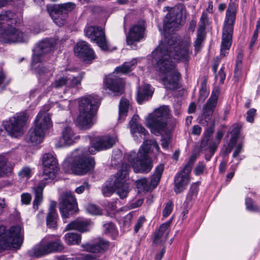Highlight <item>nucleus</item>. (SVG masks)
Listing matches in <instances>:
<instances>
[{
  "label": "nucleus",
  "mask_w": 260,
  "mask_h": 260,
  "mask_svg": "<svg viewBox=\"0 0 260 260\" xmlns=\"http://www.w3.org/2000/svg\"><path fill=\"white\" fill-rule=\"evenodd\" d=\"M102 29L103 28L100 26L90 25L85 27L84 32L85 36L89 38L91 41L98 32H100Z\"/></svg>",
  "instance_id": "nucleus-43"
},
{
  "label": "nucleus",
  "mask_w": 260,
  "mask_h": 260,
  "mask_svg": "<svg viewBox=\"0 0 260 260\" xmlns=\"http://www.w3.org/2000/svg\"><path fill=\"white\" fill-rule=\"evenodd\" d=\"M90 187V185L87 181H84L82 185L77 187L75 189L76 193L81 194L84 192L85 189L89 190Z\"/></svg>",
  "instance_id": "nucleus-53"
},
{
  "label": "nucleus",
  "mask_w": 260,
  "mask_h": 260,
  "mask_svg": "<svg viewBox=\"0 0 260 260\" xmlns=\"http://www.w3.org/2000/svg\"><path fill=\"white\" fill-rule=\"evenodd\" d=\"M209 140H210V139H207V138H203V139L201 142V145H200V147H201V149L202 151L206 150V149L208 146V142H209Z\"/></svg>",
  "instance_id": "nucleus-64"
},
{
  "label": "nucleus",
  "mask_w": 260,
  "mask_h": 260,
  "mask_svg": "<svg viewBox=\"0 0 260 260\" xmlns=\"http://www.w3.org/2000/svg\"><path fill=\"white\" fill-rule=\"evenodd\" d=\"M56 202L51 201L46 216V225L49 229H56L58 216L56 209Z\"/></svg>",
  "instance_id": "nucleus-25"
},
{
  "label": "nucleus",
  "mask_w": 260,
  "mask_h": 260,
  "mask_svg": "<svg viewBox=\"0 0 260 260\" xmlns=\"http://www.w3.org/2000/svg\"><path fill=\"white\" fill-rule=\"evenodd\" d=\"M258 30H257V29H255L249 44L250 49H252V48L258 38Z\"/></svg>",
  "instance_id": "nucleus-59"
},
{
  "label": "nucleus",
  "mask_w": 260,
  "mask_h": 260,
  "mask_svg": "<svg viewBox=\"0 0 260 260\" xmlns=\"http://www.w3.org/2000/svg\"><path fill=\"white\" fill-rule=\"evenodd\" d=\"M14 16V13L11 11H7L3 12L2 13H1L0 30L3 29L4 31V29H6L4 26V24L5 23V22H9L10 21L12 23L14 22H15V20L13 19Z\"/></svg>",
  "instance_id": "nucleus-36"
},
{
  "label": "nucleus",
  "mask_w": 260,
  "mask_h": 260,
  "mask_svg": "<svg viewBox=\"0 0 260 260\" xmlns=\"http://www.w3.org/2000/svg\"><path fill=\"white\" fill-rule=\"evenodd\" d=\"M152 146L155 147L157 151H159V147L155 139L145 140L140 147L138 153L141 152L142 154L148 155Z\"/></svg>",
  "instance_id": "nucleus-31"
},
{
  "label": "nucleus",
  "mask_w": 260,
  "mask_h": 260,
  "mask_svg": "<svg viewBox=\"0 0 260 260\" xmlns=\"http://www.w3.org/2000/svg\"><path fill=\"white\" fill-rule=\"evenodd\" d=\"M87 212L92 215H100L102 214V211L99 206L89 204L87 205L86 208Z\"/></svg>",
  "instance_id": "nucleus-47"
},
{
  "label": "nucleus",
  "mask_w": 260,
  "mask_h": 260,
  "mask_svg": "<svg viewBox=\"0 0 260 260\" xmlns=\"http://www.w3.org/2000/svg\"><path fill=\"white\" fill-rule=\"evenodd\" d=\"M185 11V6L183 4L177 5L164 18L163 28L158 26L164 38L152 52V55L155 70L161 74L169 73L174 68L173 58L184 63L189 61L188 47L181 45L178 35L174 32L182 25L183 13Z\"/></svg>",
  "instance_id": "nucleus-1"
},
{
  "label": "nucleus",
  "mask_w": 260,
  "mask_h": 260,
  "mask_svg": "<svg viewBox=\"0 0 260 260\" xmlns=\"http://www.w3.org/2000/svg\"><path fill=\"white\" fill-rule=\"evenodd\" d=\"M246 209L251 212L260 213V205L256 204L250 197H247L245 200Z\"/></svg>",
  "instance_id": "nucleus-42"
},
{
  "label": "nucleus",
  "mask_w": 260,
  "mask_h": 260,
  "mask_svg": "<svg viewBox=\"0 0 260 260\" xmlns=\"http://www.w3.org/2000/svg\"><path fill=\"white\" fill-rule=\"evenodd\" d=\"M170 111L169 106H160L155 110L153 115L146 120V125L152 133L158 136L166 130Z\"/></svg>",
  "instance_id": "nucleus-8"
},
{
  "label": "nucleus",
  "mask_w": 260,
  "mask_h": 260,
  "mask_svg": "<svg viewBox=\"0 0 260 260\" xmlns=\"http://www.w3.org/2000/svg\"><path fill=\"white\" fill-rule=\"evenodd\" d=\"M55 47L53 41L46 39L39 42L35 49L30 64V70L38 78L40 83L47 81L53 75L50 66H45L44 62L50 58L49 53L53 51Z\"/></svg>",
  "instance_id": "nucleus-2"
},
{
  "label": "nucleus",
  "mask_w": 260,
  "mask_h": 260,
  "mask_svg": "<svg viewBox=\"0 0 260 260\" xmlns=\"http://www.w3.org/2000/svg\"><path fill=\"white\" fill-rule=\"evenodd\" d=\"M196 159L194 155H191L189 160L184 167L177 172L174 179V190L176 194H179L186 189L189 183V175L191 171L192 166Z\"/></svg>",
  "instance_id": "nucleus-10"
},
{
  "label": "nucleus",
  "mask_w": 260,
  "mask_h": 260,
  "mask_svg": "<svg viewBox=\"0 0 260 260\" xmlns=\"http://www.w3.org/2000/svg\"><path fill=\"white\" fill-rule=\"evenodd\" d=\"M153 90L149 84H146L140 87L137 94V101L139 104L141 105L144 101H148L153 95Z\"/></svg>",
  "instance_id": "nucleus-27"
},
{
  "label": "nucleus",
  "mask_w": 260,
  "mask_h": 260,
  "mask_svg": "<svg viewBox=\"0 0 260 260\" xmlns=\"http://www.w3.org/2000/svg\"><path fill=\"white\" fill-rule=\"evenodd\" d=\"M130 168L129 165L123 163L121 166V168L114 176L116 179H119V181L126 182V178L128 176V170Z\"/></svg>",
  "instance_id": "nucleus-37"
},
{
  "label": "nucleus",
  "mask_w": 260,
  "mask_h": 260,
  "mask_svg": "<svg viewBox=\"0 0 260 260\" xmlns=\"http://www.w3.org/2000/svg\"><path fill=\"white\" fill-rule=\"evenodd\" d=\"M109 246V241L100 238L93 242L82 244L81 247L83 251L86 252L93 253H102L108 249Z\"/></svg>",
  "instance_id": "nucleus-21"
},
{
  "label": "nucleus",
  "mask_w": 260,
  "mask_h": 260,
  "mask_svg": "<svg viewBox=\"0 0 260 260\" xmlns=\"http://www.w3.org/2000/svg\"><path fill=\"white\" fill-rule=\"evenodd\" d=\"M59 209L63 222H67V218L79 211L75 195L71 192H63L59 200Z\"/></svg>",
  "instance_id": "nucleus-11"
},
{
  "label": "nucleus",
  "mask_w": 260,
  "mask_h": 260,
  "mask_svg": "<svg viewBox=\"0 0 260 260\" xmlns=\"http://www.w3.org/2000/svg\"><path fill=\"white\" fill-rule=\"evenodd\" d=\"M209 92L207 90L200 89L199 100L204 102L208 96Z\"/></svg>",
  "instance_id": "nucleus-61"
},
{
  "label": "nucleus",
  "mask_w": 260,
  "mask_h": 260,
  "mask_svg": "<svg viewBox=\"0 0 260 260\" xmlns=\"http://www.w3.org/2000/svg\"><path fill=\"white\" fill-rule=\"evenodd\" d=\"M164 165L159 164L155 169L154 172L152 175L150 180V185L155 187L159 182L162 173L164 171Z\"/></svg>",
  "instance_id": "nucleus-32"
},
{
  "label": "nucleus",
  "mask_w": 260,
  "mask_h": 260,
  "mask_svg": "<svg viewBox=\"0 0 260 260\" xmlns=\"http://www.w3.org/2000/svg\"><path fill=\"white\" fill-rule=\"evenodd\" d=\"M180 78V73L177 71H175L164 77L162 80L167 89L174 90L178 88Z\"/></svg>",
  "instance_id": "nucleus-24"
},
{
  "label": "nucleus",
  "mask_w": 260,
  "mask_h": 260,
  "mask_svg": "<svg viewBox=\"0 0 260 260\" xmlns=\"http://www.w3.org/2000/svg\"><path fill=\"white\" fill-rule=\"evenodd\" d=\"M21 202L23 204L28 205L30 204L31 197L29 193H23L21 196Z\"/></svg>",
  "instance_id": "nucleus-57"
},
{
  "label": "nucleus",
  "mask_w": 260,
  "mask_h": 260,
  "mask_svg": "<svg viewBox=\"0 0 260 260\" xmlns=\"http://www.w3.org/2000/svg\"><path fill=\"white\" fill-rule=\"evenodd\" d=\"M256 113V110L254 108L249 109L247 112L246 120L250 123L254 122V117Z\"/></svg>",
  "instance_id": "nucleus-55"
},
{
  "label": "nucleus",
  "mask_w": 260,
  "mask_h": 260,
  "mask_svg": "<svg viewBox=\"0 0 260 260\" xmlns=\"http://www.w3.org/2000/svg\"><path fill=\"white\" fill-rule=\"evenodd\" d=\"M91 223L92 222L90 219H76L68 224L65 230L67 231L76 230L84 233L90 230Z\"/></svg>",
  "instance_id": "nucleus-23"
},
{
  "label": "nucleus",
  "mask_w": 260,
  "mask_h": 260,
  "mask_svg": "<svg viewBox=\"0 0 260 260\" xmlns=\"http://www.w3.org/2000/svg\"><path fill=\"white\" fill-rule=\"evenodd\" d=\"M119 179L113 177L103 185L102 191L105 197H110L116 191L121 199L127 197L129 191L128 183L124 181H120Z\"/></svg>",
  "instance_id": "nucleus-13"
},
{
  "label": "nucleus",
  "mask_w": 260,
  "mask_h": 260,
  "mask_svg": "<svg viewBox=\"0 0 260 260\" xmlns=\"http://www.w3.org/2000/svg\"><path fill=\"white\" fill-rule=\"evenodd\" d=\"M218 99V95L214 94L212 91L211 95L203 106L201 119L200 120V124L207 125L216 107Z\"/></svg>",
  "instance_id": "nucleus-17"
},
{
  "label": "nucleus",
  "mask_w": 260,
  "mask_h": 260,
  "mask_svg": "<svg viewBox=\"0 0 260 260\" xmlns=\"http://www.w3.org/2000/svg\"><path fill=\"white\" fill-rule=\"evenodd\" d=\"M35 126L32 127L26 137V141L33 145L41 143L46 131L52 125L51 117L48 113L40 112L34 121Z\"/></svg>",
  "instance_id": "nucleus-5"
},
{
  "label": "nucleus",
  "mask_w": 260,
  "mask_h": 260,
  "mask_svg": "<svg viewBox=\"0 0 260 260\" xmlns=\"http://www.w3.org/2000/svg\"><path fill=\"white\" fill-rule=\"evenodd\" d=\"M43 166V175L46 177L40 181L36 187L33 188L35 193V199L33 201V207L37 210L39 205L43 201V192L47 184L48 179L53 180L59 170L57 159L51 153H45L42 159Z\"/></svg>",
  "instance_id": "nucleus-4"
},
{
  "label": "nucleus",
  "mask_w": 260,
  "mask_h": 260,
  "mask_svg": "<svg viewBox=\"0 0 260 260\" xmlns=\"http://www.w3.org/2000/svg\"><path fill=\"white\" fill-rule=\"evenodd\" d=\"M73 2H67L59 4H48L47 11L54 22L59 26L63 25L67 22L69 14L76 8Z\"/></svg>",
  "instance_id": "nucleus-9"
},
{
  "label": "nucleus",
  "mask_w": 260,
  "mask_h": 260,
  "mask_svg": "<svg viewBox=\"0 0 260 260\" xmlns=\"http://www.w3.org/2000/svg\"><path fill=\"white\" fill-rule=\"evenodd\" d=\"M161 145L162 147L164 149H167L170 143V138L167 137L162 138L161 139Z\"/></svg>",
  "instance_id": "nucleus-63"
},
{
  "label": "nucleus",
  "mask_w": 260,
  "mask_h": 260,
  "mask_svg": "<svg viewBox=\"0 0 260 260\" xmlns=\"http://www.w3.org/2000/svg\"><path fill=\"white\" fill-rule=\"evenodd\" d=\"M64 239L69 245L79 244L81 242V236L79 234L70 232L64 235Z\"/></svg>",
  "instance_id": "nucleus-38"
},
{
  "label": "nucleus",
  "mask_w": 260,
  "mask_h": 260,
  "mask_svg": "<svg viewBox=\"0 0 260 260\" xmlns=\"http://www.w3.org/2000/svg\"><path fill=\"white\" fill-rule=\"evenodd\" d=\"M45 245L48 253L61 251L64 248L61 241L58 238L48 241Z\"/></svg>",
  "instance_id": "nucleus-33"
},
{
  "label": "nucleus",
  "mask_w": 260,
  "mask_h": 260,
  "mask_svg": "<svg viewBox=\"0 0 260 260\" xmlns=\"http://www.w3.org/2000/svg\"><path fill=\"white\" fill-rule=\"evenodd\" d=\"M236 1L230 0L228 8L226 11L224 23L235 25L237 14V5L235 3Z\"/></svg>",
  "instance_id": "nucleus-28"
},
{
  "label": "nucleus",
  "mask_w": 260,
  "mask_h": 260,
  "mask_svg": "<svg viewBox=\"0 0 260 260\" xmlns=\"http://www.w3.org/2000/svg\"><path fill=\"white\" fill-rule=\"evenodd\" d=\"M28 118L26 113H20L4 122V127L9 135L16 137L23 134Z\"/></svg>",
  "instance_id": "nucleus-12"
},
{
  "label": "nucleus",
  "mask_w": 260,
  "mask_h": 260,
  "mask_svg": "<svg viewBox=\"0 0 260 260\" xmlns=\"http://www.w3.org/2000/svg\"><path fill=\"white\" fill-rule=\"evenodd\" d=\"M64 85L68 86V76H66L59 77L52 83V86L55 88H59Z\"/></svg>",
  "instance_id": "nucleus-46"
},
{
  "label": "nucleus",
  "mask_w": 260,
  "mask_h": 260,
  "mask_svg": "<svg viewBox=\"0 0 260 260\" xmlns=\"http://www.w3.org/2000/svg\"><path fill=\"white\" fill-rule=\"evenodd\" d=\"M199 182H197L190 185L184 201L185 205H189L191 201L196 198L199 191Z\"/></svg>",
  "instance_id": "nucleus-35"
},
{
  "label": "nucleus",
  "mask_w": 260,
  "mask_h": 260,
  "mask_svg": "<svg viewBox=\"0 0 260 260\" xmlns=\"http://www.w3.org/2000/svg\"><path fill=\"white\" fill-rule=\"evenodd\" d=\"M31 252L32 253V256L36 258L41 257L49 253L45 244L34 247L32 249Z\"/></svg>",
  "instance_id": "nucleus-44"
},
{
  "label": "nucleus",
  "mask_w": 260,
  "mask_h": 260,
  "mask_svg": "<svg viewBox=\"0 0 260 260\" xmlns=\"http://www.w3.org/2000/svg\"><path fill=\"white\" fill-rule=\"evenodd\" d=\"M91 42L95 43L103 51L106 52L110 50V43L103 29L100 30V32H98Z\"/></svg>",
  "instance_id": "nucleus-26"
},
{
  "label": "nucleus",
  "mask_w": 260,
  "mask_h": 260,
  "mask_svg": "<svg viewBox=\"0 0 260 260\" xmlns=\"http://www.w3.org/2000/svg\"><path fill=\"white\" fill-rule=\"evenodd\" d=\"M74 133L69 126L65 127L62 132V138L66 144L71 145L74 142Z\"/></svg>",
  "instance_id": "nucleus-39"
},
{
  "label": "nucleus",
  "mask_w": 260,
  "mask_h": 260,
  "mask_svg": "<svg viewBox=\"0 0 260 260\" xmlns=\"http://www.w3.org/2000/svg\"><path fill=\"white\" fill-rule=\"evenodd\" d=\"M146 30V22L143 19H140L129 28L126 35V40L128 45L136 46V42H140L145 37Z\"/></svg>",
  "instance_id": "nucleus-14"
},
{
  "label": "nucleus",
  "mask_w": 260,
  "mask_h": 260,
  "mask_svg": "<svg viewBox=\"0 0 260 260\" xmlns=\"http://www.w3.org/2000/svg\"><path fill=\"white\" fill-rule=\"evenodd\" d=\"M153 167L151 158L148 155L137 153L136 162L134 164V169L136 173H148Z\"/></svg>",
  "instance_id": "nucleus-20"
},
{
  "label": "nucleus",
  "mask_w": 260,
  "mask_h": 260,
  "mask_svg": "<svg viewBox=\"0 0 260 260\" xmlns=\"http://www.w3.org/2000/svg\"><path fill=\"white\" fill-rule=\"evenodd\" d=\"M84 75L85 72H81L76 76H73L72 78L68 77V87H77L80 85Z\"/></svg>",
  "instance_id": "nucleus-41"
},
{
  "label": "nucleus",
  "mask_w": 260,
  "mask_h": 260,
  "mask_svg": "<svg viewBox=\"0 0 260 260\" xmlns=\"http://www.w3.org/2000/svg\"><path fill=\"white\" fill-rule=\"evenodd\" d=\"M137 63V61L135 59L129 61L124 62L122 64L116 67L115 72L117 74L126 75L135 68Z\"/></svg>",
  "instance_id": "nucleus-30"
},
{
  "label": "nucleus",
  "mask_w": 260,
  "mask_h": 260,
  "mask_svg": "<svg viewBox=\"0 0 260 260\" xmlns=\"http://www.w3.org/2000/svg\"><path fill=\"white\" fill-rule=\"evenodd\" d=\"M136 183L138 188L145 189L147 186V180L145 178H142L138 180Z\"/></svg>",
  "instance_id": "nucleus-56"
},
{
  "label": "nucleus",
  "mask_w": 260,
  "mask_h": 260,
  "mask_svg": "<svg viewBox=\"0 0 260 260\" xmlns=\"http://www.w3.org/2000/svg\"><path fill=\"white\" fill-rule=\"evenodd\" d=\"M4 29L3 39L6 43H22L25 42L24 33L15 27L9 25Z\"/></svg>",
  "instance_id": "nucleus-22"
},
{
  "label": "nucleus",
  "mask_w": 260,
  "mask_h": 260,
  "mask_svg": "<svg viewBox=\"0 0 260 260\" xmlns=\"http://www.w3.org/2000/svg\"><path fill=\"white\" fill-rule=\"evenodd\" d=\"M30 173V170L29 168L25 167L22 169V170L19 173V175L24 177L29 176Z\"/></svg>",
  "instance_id": "nucleus-62"
},
{
  "label": "nucleus",
  "mask_w": 260,
  "mask_h": 260,
  "mask_svg": "<svg viewBox=\"0 0 260 260\" xmlns=\"http://www.w3.org/2000/svg\"><path fill=\"white\" fill-rule=\"evenodd\" d=\"M11 171V168L7 165L6 158L3 156H0V177L8 176Z\"/></svg>",
  "instance_id": "nucleus-45"
},
{
  "label": "nucleus",
  "mask_w": 260,
  "mask_h": 260,
  "mask_svg": "<svg viewBox=\"0 0 260 260\" xmlns=\"http://www.w3.org/2000/svg\"><path fill=\"white\" fill-rule=\"evenodd\" d=\"M145 221L146 219L144 216H141L138 218L134 228L135 233H137L139 232Z\"/></svg>",
  "instance_id": "nucleus-54"
},
{
  "label": "nucleus",
  "mask_w": 260,
  "mask_h": 260,
  "mask_svg": "<svg viewBox=\"0 0 260 260\" xmlns=\"http://www.w3.org/2000/svg\"><path fill=\"white\" fill-rule=\"evenodd\" d=\"M139 116L137 114H135L132 119L129 122V125L131 128V131L133 135L138 133L141 136L142 135L146 136L148 135L147 131L141 125L138 123Z\"/></svg>",
  "instance_id": "nucleus-29"
},
{
  "label": "nucleus",
  "mask_w": 260,
  "mask_h": 260,
  "mask_svg": "<svg viewBox=\"0 0 260 260\" xmlns=\"http://www.w3.org/2000/svg\"><path fill=\"white\" fill-rule=\"evenodd\" d=\"M20 232L18 225L12 226L7 231L6 226L0 225V252L6 249H19L23 242Z\"/></svg>",
  "instance_id": "nucleus-6"
},
{
  "label": "nucleus",
  "mask_w": 260,
  "mask_h": 260,
  "mask_svg": "<svg viewBox=\"0 0 260 260\" xmlns=\"http://www.w3.org/2000/svg\"><path fill=\"white\" fill-rule=\"evenodd\" d=\"M205 168V164L203 161H199L194 170V174L196 176L202 174L204 172Z\"/></svg>",
  "instance_id": "nucleus-50"
},
{
  "label": "nucleus",
  "mask_w": 260,
  "mask_h": 260,
  "mask_svg": "<svg viewBox=\"0 0 260 260\" xmlns=\"http://www.w3.org/2000/svg\"><path fill=\"white\" fill-rule=\"evenodd\" d=\"M124 84L121 78L112 75L104 80V89L109 90L116 96L121 95L124 91Z\"/></svg>",
  "instance_id": "nucleus-18"
},
{
  "label": "nucleus",
  "mask_w": 260,
  "mask_h": 260,
  "mask_svg": "<svg viewBox=\"0 0 260 260\" xmlns=\"http://www.w3.org/2000/svg\"><path fill=\"white\" fill-rule=\"evenodd\" d=\"M215 128V121L213 120L208 127H207L204 134V138H207V139H210L211 137L214 132Z\"/></svg>",
  "instance_id": "nucleus-49"
},
{
  "label": "nucleus",
  "mask_w": 260,
  "mask_h": 260,
  "mask_svg": "<svg viewBox=\"0 0 260 260\" xmlns=\"http://www.w3.org/2000/svg\"><path fill=\"white\" fill-rule=\"evenodd\" d=\"M172 222V219H170L169 221L162 223L158 230L160 231L161 232H162L163 233H165V232L169 229V228Z\"/></svg>",
  "instance_id": "nucleus-58"
},
{
  "label": "nucleus",
  "mask_w": 260,
  "mask_h": 260,
  "mask_svg": "<svg viewBox=\"0 0 260 260\" xmlns=\"http://www.w3.org/2000/svg\"><path fill=\"white\" fill-rule=\"evenodd\" d=\"M174 204L172 201L170 200L165 204V207L162 210V216L166 218L172 213L173 209Z\"/></svg>",
  "instance_id": "nucleus-48"
},
{
  "label": "nucleus",
  "mask_w": 260,
  "mask_h": 260,
  "mask_svg": "<svg viewBox=\"0 0 260 260\" xmlns=\"http://www.w3.org/2000/svg\"><path fill=\"white\" fill-rule=\"evenodd\" d=\"M232 136L231 137H234L238 139L240 133V127L238 124L234 125V127L231 132Z\"/></svg>",
  "instance_id": "nucleus-60"
},
{
  "label": "nucleus",
  "mask_w": 260,
  "mask_h": 260,
  "mask_svg": "<svg viewBox=\"0 0 260 260\" xmlns=\"http://www.w3.org/2000/svg\"><path fill=\"white\" fill-rule=\"evenodd\" d=\"M234 27V25L223 23L220 48V55L223 56L228 54L227 50L232 45Z\"/></svg>",
  "instance_id": "nucleus-19"
},
{
  "label": "nucleus",
  "mask_w": 260,
  "mask_h": 260,
  "mask_svg": "<svg viewBox=\"0 0 260 260\" xmlns=\"http://www.w3.org/2000/svg\"><path fill=\"white\" fill-rule=\"evenodd\" d=\"M74 50L76 55L87 63H91L96 58L93 49L85 41L78 42L74 47Z\"/></svg>",
  "instance_id": "nucleus-16"
},
{
  "label": "nucleus",
  "mask_w": 260,
  "mask_h": 260,
  "mask_svg": "<svg viewBox=\"0 0 260 260\" xmlns=\"http://www.w3.org/2000/svg\"><path fill=\"white\" fill-rule=\"evenodd\" d=\"M129 107V101L125 98H121L119 104V118L120 122L122 121L127 116Z\"/></svg>",
  "instance_id": "nucleus-34"
},
{
  "label": "nucleus",
  "mask_w": 260,
  "mask_h": 260,
  "mask_svg": "<svg viewBox=\"0 0 260 260\" xmlns=\"http://www.w3.org/2000/svg\"><path fill=\"white\" fill-rule=\"evenodd\" d=\"M86 150L77 149L73 153V159L70 162L72 172L77 175H84L92 171L95 167L93 157L85 154Z\"/></svg>",
  "instance_id": "nucleus-7"
},
{
  "label": "nucleus",
  "mask_w": 260,
  "mask_h": 260,
  "mask_svg": "<svg viewBox=\"0 0 260 260\" xmlns=\"http://www.w3.org/2000/svg\"><path fill=\"white\" fill-rule=\"evenodd\" d=\"M115 143L114 138L109 136H99L90 140V146L88 148V152L94 154L97 152L111 148Z\"/></svg>",
  "instance_id": "nucleus-15"
},
{
  "label": "nucleus",
  "mask_w": 260,
  "mask_h": 260,
  "mask_svg": "<svg viewBox=\"0 0 260 260\" xmlns=\"http://www.w3.org/2000/svg\"><path fill=\"white\" fill-rule=\"evenodd\" d=\"M204 39V37L202 32L198 33L197 38L195 41L194 50L196 51H199L201 46L202 43Z\"/></svg>",
  "instance_id": "nucleus-52"
},
{
  "label": "nucleus",
  "mask_w": 260,
  "mask_h": 260,
  "mask_svg": "<svg viewBox=\"0 0 260 260\" xmlns=\"http://www.w3.org/2000/svg\"><path fill=\"white\" fill-rule=\"evenodd\" d=\"M101 104L99 96L90 94L82 97L79 101V114L77 124L81 129L90 128L93 124V119Z\"/></svg>",
  "instance_id": "nucleus-3"
},
{
  "label": "nucleus",
  "mask_w": 260,
  "mask_h": 260,
  "mask_svg": "<svg viewBox=\"0 0 260 260\" xmlns=\"http://www.w3.org/2000/svg\"><path fill=\"white\" fill-rule=\"evenodd\" d=\"M105 233L115 239L118 235V230L112 222H108L104 224Z\"/></svg>",
  "instance_id": "nucleus-40"
},
{
  "label": "nucleus",
  "mask_w": 260,
  "mask_h": 260,
  "mask_svg": "<svg viewBox=\"0 0 260 260\" xmlns=\"http://www.w3.org/2000/svg\"><path fill=\"white\" fill-rule=\"evenodd\" d=\"M137 156V153L135 151H132L125 156L126 157L127 160L131 164L133 168L134 164L136 162Z\"/></svg>",
  "instance_id": "nucleus-51"
}]
</instances>
